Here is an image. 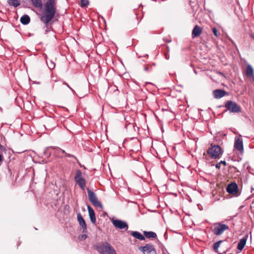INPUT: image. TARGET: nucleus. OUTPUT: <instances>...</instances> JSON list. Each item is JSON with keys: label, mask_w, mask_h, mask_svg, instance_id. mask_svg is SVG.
Returning <instances> with one entry per match:
<instances>
[{"label": "nucleus", "mask_w": 254, "mask_h": 254, "mask_svg": "<svg viewBox=\"0 0 254 254\" xmlns=\"http://www.w3.org/2000/svg\"><path fill=\"white\" fill-rule=\"evenodd\" d=\"M150 69V67L148 66H147L144 68V70L146 71H149Z\"/></svg>", "instance_id": "obj_32"}, {"label": "nucleus", "mask_w": 254, "mask_h": 254, "mask_svg": "<svg viewBox=\"0 0 254 254\" xmlns=\"http://www.w3.org/2000/svg\"><path fill=\"white\" fill-rule=\"evenodd\" d=\"M212 93L214 97L216 99H220L227 94V92L222 89L214 90Z\"/></svg>", "instance_id": "obj_14"}, {"label": "nucleus", "mask_w": 254, "mask_h": 254, "mask_svg": "<svg viewBox=\"0 0 254 254\" xmlns=\"http://www.w3.org/2000/svg\"><path fill=\"white\" fill-rule=\"evenodd\" d=\"M251 37L253 39H254V34H251Z\"/></svg>", "instance_id": "obj_34"}, {"label": "nucleus", "mask_w": 254, "mask_h": 254, "mask_svg": "<svg viewBox=\"0 0 254 254\" xmlns=\"http://www.w3.org/2000/svg\"><path fill=\"white\" fill-rule=\"evenodd\" d=\"M207 153L210 156L211 158L216 159L221 157L223 151L222 150L219 145H213L212 144H211V147L209 148L207 150Z\"/></svg>", "instance_id": "obj_3"}, {"label": "nucleus", "mask_w": 254, "mask_h": 254, "mask_svg": "<svg viewBox=\"0 0 254 254\" xmlns=\"http://www.w3.org/2000/svg\"><path fill=\"white\" fill-rule=\"evenodd\" d=\"M87 236L85 234L79 236V239L81 240H85L87 238Z\"/></svg>", "instance_id": "obj_30"}, {"label": "nucleus", "mask_w": 254, "mask_h": 254, "mask_svg": "<svg viewBox=\"0 0 254 254\" xmlns=\"http://www.w3.org/2000/svg\"><path fill=\"white\" fill-rule=\"evenodd\" d=\"M53 149L55 150L56 153H60L61 152V153L64 154L65 155V156L67 157H72V158H74L78 163H79V162L76 156H75L74 155H73L72 154L66 153L65 151V150L60 148V147H53Z\"/></svg>", "instance_id": "obj_12"}, {"label": "nucleus", "mask_w": 254, "mask_h": 254, "mask_svg": "<svg viewBox=\"0 0 254 254\" xmlns=\"http://www.w3.org/2000/svg\"><path fill=\"white\" fill-rule=\"evenodd\" d=\"M94 247L100 254H117L114 248L107 242L94 245Z\"/></svg>", "instance_id": "obj_2"}, {"label": "nucleus", "mask_w": 254, "mask_h": 254, "mask_svg": "<svg viewBox=\"0 0 254 254\" xmlns=\"http://www.w3.org/2000/svg\"><path fill=\"white\" fill-rule=\"evenodd\" d=\"M229 229L228 226L221 223H216L214 224V227L212 229V232L216 236H219Z\"/></svg>", "instance_id": "obj_7"}, {"label": "nucleus", "mask_w": 254, "mask_h": 254, "mask_svg": "<svg viewBox=\"0 0 254 254\" xmlns=\"http://www.w3.org/2000/svg\"><path fill=\"white\" fill-rule=\"evenodd\" d=\"M246 74L250 76H254V69L253 67L249 64L246 68Z\"/></svg>", "instance_id": "obj_21"}, {"label": "nucleus", "mask_w": 254, "mask_h": 254, "mask_svg": "<svg viewBox=\"0 0 254 254\" xmlns=\"http://www.w3.org/2000/svg\"><path fill=\"white\" fill-rule=\"evenodd\" d=\"M165 57H166V59L167 60H168V59H169V56H167V55H165Z\"/></svg>", "instance_id": "obj_35"}, {"label": "nucleus", "mask_w": 254, "mask_h": 254, "mask_svg": "<svg viewBox=\"0 0 254 254\" xmlns=\"http://www.w3.org/2000/svg\"><path fill=\"white\" fill-rule=\"evenodd\" d=\"M89 4V1L88 0H81V6L85 7Z\"/></svg>", "instance_id": "obj_28"}, {"label": "nucleus", "mask_w": 254, "mask_h": 254, "mask_svg": "<svg viewBox=\"0 0 254 254\" xmlns=\"http://www.w3.org/2000/svg\"><path fill=\"white\" fill-rule=\"evenodd\" d=\"M143 234L147 238H155L157 237V235L155 232L152 231H144Z\"/></svg>", "instance_id": "obj_20"}, {"label": "nucleus", "mask_w": 254, "mask_h": 254, "mask_svg": "<svg viewBox=\"0 0 254 254\" xmlns=\"http://www.w3.org/2000/svg\"><path fill=\"white\" fill-rule=\"evenodd\" d=\"M2 159H3L2 156L1 154H0V165H1V163L2 161Z\"/></svg>", "instance_id": "obj_33"}, {"label": "nucleus", "mask_w": 254, "mask_h": 254, "mask_svg": "<svg viewBox=\"0 0 254 254\" xmlns=\"http://www.w3.org/2000/svg\"><path fill=\"white\" fill-rule=\"evenodd\" d=\"M87 209L88 211V213L89 215V217L91 220V222L95 224L96 223V217L95 213L93 209L90 206L87 205Z\"/></svg>", "instance_id": "obj_16"}, {"label": "nucleus", "mask_w": 254, "mask_h": 254, "mask_svg": "<svg viewBox=\"0 0 254 254\" xmlns=\"http://www.w3.org/2000/svg\"><path fill=\"white\" fill-rule=\"evenodd\" d=\"M77 221L79 226L82 229V233H86L87 232V226L84 219L80 212L77 214Z\"/></svg>", "instance_id": "obj_11"}, {"label": "nucleus", "mask_w": 254, "mask_h": 254, "mask_svg": "<svg viewBox=\"0 0 254 254\" xmlns=\"http://www.w3.org/2000/svg\"><path fill=\"white\" fill-rule=\"evenodd\" d=\"M223 242V240H220V241H218L214 243L213 246V248L214 251L215 252L218 253V249L219 248L220 244Z\"/></svg>", "instance_id": "obj_24"}, {"label": "nucleus", "mask_w": 254, "mask_h": 254, "mask_svg": "<svg viewBox=\"0 0 254 254\" xmlns=\"http://www.w3.org/2000/svg\"><path fill=\"white\" fill-rule=\"evenodd\" d=\"M234 147L240 153L244 152L243 141L241 135H240L239 137H235Z\"/></svg>", "instance_id": "obj_9"}, {"label": "nucleus", "mask_w": 254, "mask_h": 254, "mask_svg": "<svg viewBox=\"0 0 254 254\" xmlns=\"http://www.w3.org/2000/svg\"><path fill=\"white\" fill-rule=\"evenodd\" d=\"M57 0H47L44 4V13L40 17V20L45 24L47 29L45 34L49 31V23L54 17L57 11Z\"/></svg>", "instance_id": "obj_1"}, {"label": "nucleus", "mask_w": 254, "mask_h": 254, "mask_svg": "<svg viewBox=\"0 0 254 254\" xmlns=\"http://www.w3.org/2000/svg\"><path fill=\"white\" fill-rule=\"evenodd\" d=\"M224 107L231 113H238L241 111V108L235 102L228 100L224 105Z\"/></svg>", "instance_id": "obj_5"}, {"label": "nucleus", "mask_w": 254, "mask_h": 254, "mask_svg": "<svg viewBox=\"0 0 254 254\" xmlns=\"http://www.w3.org/2000/svg\"><path fill=\"white\" fill-rule=\"evenodd\" d=\"M247 239L245 238H243L240 240L239 242L238 243L237 249L241 251L244 248L246 244Z\"/></svg>", "instance_id": "obj_19"}, {"label": "nucleus", "mask_w": 254, "mask_h": 254, "mask_svg": "<svg viewBox=\"0 0 254 254\" xmlns=\"http://www.w3.org/2000/svg\"><path fill=\"white\" fill-rule=\"evenodd\" d=\"M74 181L81 190H84L86 185V181L83 177L82 173L80 170L78 169L76 171Z\"/></svg>", "instance_id": "obj_6"}, {"label": "nucleus", "mask_w": 254, "mask_h": 254, "mask_svg": "<svg viewBox=\"0 0 254 254\" xmlns=\"http://www.w3.org/2000/svg\"><path fill=\"white\" fill-rule=\"evenodd\" d=\"M53 146H49V147H47L44 150L43 153L45 155V156H47V157H49L50 155H51V152H49V149L50 148H52L53 149Z\"/></svg>", "instance_id": "obj_25"}, {"label": "nucleus", "mask_w": 254, "mask_h": 254, "mask_svg": "<svg viewBox=\"0 0 254 254\" xmlns=\"http://www.w3.org/2000/svg\"><path fill=\"white\" fill-rule=\"evenodd\" d=\"M232 168H234L236 170H237V168L236 167H235V166H232Z\"/></svg>", "instance_id": "obj_36"}, {"label": "nucleus", "mask_w": 254, "mask_h": 254, "mask_svg": "<svg viewBox=\"0 0 254 254\" xmlns=\"http://www.w3.org/2000/svg\"><path fill=\"white\" fill-rule=\"evenodd\" d=\"M64 84L65 85L66 87H67L69 89H70L73 93H75V91L72 88H71L67 83L64 82Z\"/></svg>", "instance_id": "obj_31"}, {"label": "nucleus", "mask_w": 254, "mask_h": 254, "mask_svg": "<svg viewBox=\"0 0 254 254\" xmlns=\"http://www.w3.org/2000/svg\"><path fill=\"white\" fill-rule=\"evenodd\" d=\"M212 32L213 34L216 37H219L220 35V33L216 27L212 28Z\"/></svg>", "instance_id": "obj_27"}, {"label": "nucleus", "mask_w": 254, "mask_h": 254, "mask_svg": "<svg viewBox=\"0 0 254 254\" xmlns=\"http://www.w3.org/2000/svg\"><path fill=\"white\" fill-rule=\"evenodd\" d=\"M31 1L35 7L41 8L42 6V0H31Z\"/></svg>", "instance_id": "obj_22"}, {"label": "nucleus", "mask_w": 254, "mask_h": 254, "mask_svg": "<svg viewBox=\"0 0 254 254\" xmlns=\"http://www.w3.org/2000/svg\"><path fill=\"white\" fill-rule=\"evenodd\" d=\"M131 236L139 240H144L145 237L140 233L137 231H131Z\"/></svg>", "instance_id": "obj_17"}, {"label": "nucleus", "mask_w": 254, "mask_h": 254, "mask_svg": "<svg viewBox=\"0 0 254 254\" xmlns=\"http://www.w3.org/2000/svg\"><path fill=\"white\" fill-rule=\"evenodd\" d=\"M220 164H222L224 165V166L226 165V162L225 161H221L220 162H219L215 165L216 168L218 169H220Z\"/></svg>", "instance_id": "obj_29"}, {"label": "nucleus", "mask_w": 254, "mask_h": 254, "mask_svg": "<svg viewBox=\"0 0 254 254\" xmlns=\"http://www.w3.org/2000/svg\"><path fill=\"white\" fill-rule=\"evenodd\" d=\"M47 64L49 68L51 69H54L55 67V64L52 61H47Z\"/></svg>", "instance_id": "obj_26"}, {"label": "nucleus", "mask_w": 254, "mask_h": 254, "mask_svg": "<svg viewBox=\"0 0 254 254\" xmlns=\"http://www.w3.org/2000/svg\"><path fill=\"white\" fill-rule=\"evenodd\" d=\"M138 250L143 254H157L154 246L151 244H147L144 246L139 247Z\"/></svg>", "instance_id": "obj_8"}, {"label": "nucleus", "mask_w": 254, "mask_h": 254, "mask_svg": "<svg viewBox=\"0 0 254 254\" xmlns=\"http://www.w3.org/2000/svg\"><path fill=\"white\" fill-rule=\"evenodd\" d=\"M87 191L89 200L92 204L95 207L102 208L103 205L102 203L99 201L95 193L89 188L87 189Z\"/></svg>", "instance_id": "obj_4"}, {"label": "nucleus", "mask_w": 254, "mask_h": 254, "mask_svg": "<svg viewBox=\"0 0 254 254\" xmlns=\"http://www.w3.org/2000/svg\"><path fill=\"white\" fill-rule=\"evenodd\" d=\"M30 21V18L29 15L24 14L20 18V22L23 25L28 24Z\"/></svg>", "instance_id": "obj_18"}, {"label": "nucleus", "mask_w": 254, "mask_h": 254, "mask_svg": "<svg viewBox=\"0 0 254 254\" xmlns=\"http://www.w3.org/2000/svg\"><path fill=\"white\" fill-rule=\"evenodd\" d=\"M202 29L198 25H196L192 31L191 36L193 38L198 37L202 32Z\"/></svg>", "instance_id": "obj_15"}, {"label": "nucleus", "mask_w": 254, "mask_h": 254, "mask_svg": "<svg viewBox=\"0 0 254 254\" xmlns=\"http://www.w3.org/2000/svg\"><path fill=\"white\" fill-rule=\"evenodd\" d=\"M8 4L15 7L18 6L20 3L18 0H7Z\"/></svg>", "instance_id": "obj_23"}, {"label": "nucleus", "mask_w": 254, "mask_h": 254, "mask_svg": "<svg viewBox=\"0 0 254 254\" xmlns=\"http://www.w3.org/2000/svg\"><path fill=\"white\" fill-rule=\"evenodd\" d=\"M112 222L114 226L120 229H125L126 230H127L128 229V224L127 223L123 221L120 219H113L112 220Z\"/></svg>", "instance_id": "obj_10"}, {"label": "nucleus", "mask_w": 254, "mask_h": 254, "mask_svg": "<svg viewBox=\"0 0 254 254\" xmlns=\"http://www.w3.org/2000/svg\"><path fill=\"white\" fill-rule=\"evenodd\" d=\"M238 185L235 183H232L228 185L226 188L227 191L230 194H235L238 191Z\"/></svg>", "instance_id": "obj_13"}]
</instances>
